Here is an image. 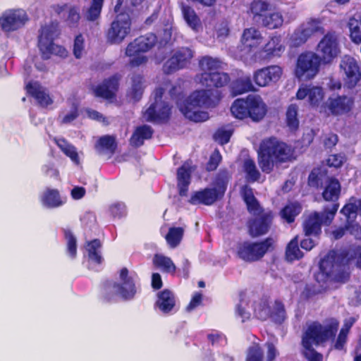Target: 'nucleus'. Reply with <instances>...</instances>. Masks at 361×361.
Here are the masks:
<instances>
[{
    "instance_id": "f704fd0d",
    "label": "nucleus",
    "mask_w": 361,
    "mask_h": 361,
    "mask_svg": "<svg viewBox=\"0 0 361 361\" xmlns=\"http://www.w3.org/2000/svg\"><path fill=\"white\" fill-rule=\"evenodd\" d=\"M262 39L261 32L256 27H251L243 30L241 41L247 47L252 48L257 47Z\"/></svg>"
},
{
    "instance_id": "393cba45",
    "label": "nucleus",
    "mask_w": 361,
    "mask_h": 361,
    "mask_svg": "<svg viewBox=\"0 0 361 361\" xmlns=\"http://www.w3.org/2000/svg\"><path fill=\"white\" fill-rule=\"evenodd\" d=\"M220 199L221 198L216 192L215 189H212V188H206L204 189L194 192L188 202L192 205L203 204L210 206Z\"/></svg>"
},
{
    "instance_id": "680f3d73",
    "label": "nucleus",
    "mask_w": 361,
    "mask_h": 361,
    "mask_svg": "<svg viewBox=\"0 0 361 361\" xmlns=\"http://www.w3.org/2000/svg\"><path fill=\"white\" fill-rule=\"evenodd\" d=\"M232 132L227 130H218L214 135V140L217 141L220 145H223L228 143L230 141Z\"/></svg>"
},
{
    "instance_id": "7ed1b4c3",
    "label": "nucleus",
    "mask_w": 361,
    "mask_h": 361,
    "mask_svg": "<svg viewBox=\"0 0 361 361\" xmlns=\"http://www.w3.org/2000/svg\"><path fill=\"white\" fill-rule=\"evenodd\" d=\"M295 149L275 137L262 140L257 151V163L261 171L271 173L275 166L295 159Z\"/></svg>"
},
{
    "instance_id": "5fc2aeb1",
    "label": "nucleus",
    "mask_w": 361,
    "mask_h": 361,
    "mask_svg": "<svg viewBox=\"0 0 361 361\" xmlns=\"http://www.w3.org/2000/svg\"><path fill=\"white\" fill-rule=\"evenodd\" d=\"M114 281H106L104 283L102 291V300L104 302H111L114 300L117 294L114 286Z\"/></svg>"
},
{
    "instance_id": "69168bd1",
    "label": "nucleus",
    "mask_w": 361,
    "mask_h": 361,
    "mask_svg": "<svg viewBox=\"0 0 361 361\" xmlns=\"http://www.w3.org/2000/svg\"><path fill=\"white\" fill-rule=\"evenodd\" d=\"M109 212L114 217L121 218L125 215V206L119 203H115L110 206Z\"/></svg>"
},
{
    "instance_id": "5701e85b",
    "label": "nucleus",
    "mask_w": 361,
    "mask_h": 361,
    "mask_svg": "<svg viewBox=\"0 0 361 361\" xmlns=\"http://www.w3.org/2000/svg\"><path fill=\"white\" fill-rule=\"evenodd\" d=\"M190 159L186 160L177 170L178 193L181 197L187 196L190 183L191 173L194 171Z\"/></svg>"
},
{
    "instance_id": "3c124183",
    "label": "nucleus",
    "mask_w": 361,
    "mask_h": 361,
    "mask_svg": "<svg viewBox=\"0 0 361 361\" xmlns=\"http://www.w3.org/2000/svg\"><path fill=\"white\" fill-rule=\"evenodd\" d=\"M81 19L80 8L78 6H69L67 16L65 18L66 25L69 28H78Z\"/></svg>"
},
{
    "instance_id": "9d476101",
    "label": "nucleus",
    "mask_w": 361,
    "mask_h": 361,
    "mask_svg": "<svg viewBox=\"0 0 361 361\" xmlns=\"http://www.w3.org/2000/svg\"><path fill=\"white\" fill-rule=\"evenodd\" d=\"M122 3L123 0L117 1L114 7L117 15L106 32V41L111 44L121 43L130 32L133 11L130 8L122 10Z\"/></svg>"
},
{
    "instance_id": "338daca9",
    "label": "nucleus",
    "mask_w": 361,
    "mask_h": 361,
    "mask_svg": "<svg viewBox=\"0 0 361 361\" xmlns=\"http://www.w3.org/2000/svg\"><path fill=\"white\" fill-rule=\"evenodd\" d=\"M202 302V294L200 292H196L192 297L186 309L188 311H192L200 306Z\"/></svg>"
},
{
    "instance_id": "8fccbe9b",
    "label": "nucleus",
    "mask_w": 361,
    "mask_h": 361,
    "mask_svg": "<svg viewBox=\"0 0 361 361\" xmlns=\"http://www.w3.org/2000/svg\"><path fill=\"white\" fill-rule=\"evenodd\" d=\"M298 107L295 104H290L286 113V122L287 126L291 130H296L299 127V120L298 118Z\"/></svg>"
},
{
    "instance_id": "4be33fe9",
    "label": "nucleus",
    "mask_w": 361,
    "mask_h": 361,
    "mask_svg": "<svg viewBox=\"0 0 361 361\" xmlns=\"http://www.w3.org/2000/svg\"><path fill=\"white\" fill-rule=\"evenodd\" d=\"M267 351L266 361H275L279 355L274 344L267 343ZM264 350L257 343H253L247 350L245 361H264Z\"/></svg>"
},
{
    "instance_id": "bf43d9fd",
    "label": "nucleus",
    "mask_w": 361,
    "mask_h": 361,
    "mask_svg": "<svg viewBox=\"0 0 361 361\" xmlns=\"http://www.w3.org/2000/svg\"><path fill=\"white\" fill-rule=\"evenodd\" d=\"M222 157L219 150L216 149L209 157V161L206 164L207 171H215L221 161Z\"/></svg>"
},
{
    "instance_id": "dca6fc26",
    "label": "nucleus",
    "mask_w": 361,
    "mask_h": 361,
    "mask_svg": "<svg viewBox=\"0 0 361 361\" xmlns=\"http://www.w3.org/2000/svg\"><path fill=\"white\" fill-rule=\"evenodd\" d=\"M193 58V51L188 47L178 49L164 63L162 69L165 74H171L188 67Z\"/></svg>"
},
{
    "instance_id": "39448f33",
    "label": "nucleus",
    "mask_w": 361,
    "mask_h": 361,
    "mask_svg": "<svg viewBox=\"0 0 361 361\" xmlns=\"http://www.w3.org/2000/svg\"><path fill=\"white\" fill-rule=\"evenodd\" d=\"M338 329L337 322L323 326L318 322H314L307 326L302 336L301 343L305 351L304 357L308 361H323V355L316 351L313 344L319 345L325 343L330 339H334Z\"/></svg>"
},
{
    "instance_id": "412c9836",
    "label": "nucleus",
    "mask_w": 361,
    "mask_h": 361,
    "mask_svg": "<svg viewBox=\"0 0 361 361\" xmlns=\"http://www.w3.org/2000/svg\"><path fill=\"white\" fill-rule=\"evenodd\" d=\"M120 80L121 75L118 73L104 79L93 89L94 97L106 100L114 99L119 88Z\"/></svg>"
},
{
    "instance_id": "423d86ee",
    "label": "nucleus",
    "mask_w": 361,
    "mask_h": 361,
    "mask_svg": "<svg viewBox=\"0 0 361 361\" xmlns=\"http://www.w3.org/2000/svg\"><path fill=\"white\" fill-rule=\"evenodd\" d=\"M271 6L267 0H252L247 13L259 27L269 30L281 29L284 25V16L281 11L271 9Z\"/></svg>"
},
{
    "instance_id": "37998d69",
    "label": "nucleus",
    "mask_w": 361,
    "mask_h": 361,
    "mask_svg": "<svg viewBox=\"0 0 361 361\" xmlns=\"http://www.w3.org/2000/svg\"><path fill=\"white\" fill-rule=\"evenodd\" d=\"M302 207L298 202H293L286 204L281 211L280 214L283 219L287 223L291 224L295 221L298 215L300 214Z\"/></svg>"
},
{
    "instance_id": "b1692460",
    "label": "nucleus",
    "mask_w": 361,
    "mask_h": 361,
    "mask_svg": "<svg viewBox=\"0 0 361 361\" xmlns=\"http://www.w3.org/2000/svg\"><path fill=\"white\" fill-rule=\"evenodd\" d=\"M324 91L322 87L302 85L296 92V98L302 100L308 97V102L312 107H318L324 99Z\"/></svg>"
},
{
    "instance_id": "1a4fd4ad",
    "label": "nucleus",
    "mask_w": 361,
    "mask_h": 361,
    "mask_svg": "<svg viewBox=\"0 0 361 361\" xmlns=\"http://www.w3.org/2000/svg\"><path fill=\"white\" fill-rule=\"evenodd\" d=\"M338 205L324 206L321 212H312L302 223V233L305 237L319 239L322 233V226H330L338 212Z\"/></svg>"
},
{
    "instance_id": "ea45409f",
    "label": "nucleus",
    "mask_w": 361,
    "mask_h": 361,
    "mask_svg": "<svg viewBox=\"0 0 361 361\" xmlns=\"http://www.w3.org/2000/svg\"><path fill=\"white\" fill-rule=\"evenodd\" d=\"M285 256L286 259L290 262L299 260L303 257L304 254L299 248L298 235L295 236L288 243L286 247Z\"/></svg>"
},
{
    "instance_id": "79ce46f5",
    "label": "nucleus",
    "mask_w": 361,
    "mask_h": 361,
    "mask_svg": "<svg viewBox=\"0 0 361 361\" xmlns=\"http://www.w3.org/2000/svg\"><path fill=\"white\" fill-rule=\"evenodd\" d=\"M131 97L135 101H139L143 94L145 89V78L139 73H134L131 78Z\"/></svg>"
},
{
    "instance_id": "4468645a",
    "label": "nucleus",
    "mask_w": 361,
    "mask_h": 361,
    "mask_svg": "<svg viewBox=\"0 0 361 361\" xmlns=\"http://www.w3.org/2000/svg\"><path fill=\"white\" fill-rule=\"evenodd\" d=\"M157 42V37L154 34L141 35L128 44L126 49V54L128 56H133L130 61L132 67L138 66L147 62L146 56H140L152 49Z\"/></svg>"
},
{
    "instance_id": "f257e3e1",
    "label": "nucleus",
    "mask_w": 361,
    "mask_h": 361,
    "mask_svg": "<svg viewBox=\"0 0 361 361\" xmlns=\"http://www.w3.org/2000/svg\"><path fill=\"white\" fill-rule=\"evenodd\" d=\"M222 65L221 59L210 56H204L199 59L202 73L197 75V78L202 86L208 89L195 90L178 103L179 109L185 118L194 122H203L209 118L208 113L200 109L216 106L222 95L221 92H214L212 89L224 87L231 81L229 74L221 71Z\"/></svg>"
},
{
    "instance_id": "f8f14e48",
    "label": "nucleus",
    "mask_w": 361,
    "mask_h": 361,
    "mask_svg": "<svg viewBox=\"0 0 361 361\" xmlns=\"http://www.w3.org/2000/svg\"><path fill=\"white\" fill-rule=\"evenodd\" d=\"M321 66L323 63L317 54L312 51H303L296 60L294 75L300 80H311L319 73Z\"/></svg>"
},
{
    "instance_id": "864d4df0",
    "label": "nucleus",
    "mask_w": 361,
    "mask_h": 361,
    "mask_svg": "<svg viewBox=\"0 0 361 361\" xmlns=\"http://www.w3.org/2000/svg\"><path fill=\"white\" fill-rule=\"evenodd\" d=\"M184 230L181 227H171L169 228L165 238L169 245L174 248L177 247L183 236Z\"/></svg>"
},
{
    "instance_id": "f03ea898",
    "label": "nucleus",
    "mask_w": 361,
    "mask_h": 361,
    "mask_svg": "<svg viewBox=\"0 0 361 361\" xmlns=\"http://www.w3.org/2000/svg\"><path fill=\"white\" fill-rule=\"evenodd\" d=\"M355 262L361 269V246L349 245L339 250H330L319 262L317 280L344 283L349 280L350 267Z\"/></svg>"
},
{
    "instance_id": "13d9d810",
    "label": "nucleus",
    "mask_w": 361,
    "mask_h": 361,
    "mask_svg": "<svg viewBox=\"0 0 361 361\" xmlns=\"http://www.w3.org/2000/svg\"><path fill=\"white\" fill-rule=\"evenodd\" d=\"M64 235L67 240V251L71 257H75L77 254L76 238L69 229L64 230Z\"/></svg>"
},
{
    "instance_id": "603ef678",
    "label": "nucleus",
    "mask_w": 361,
    "mask_h": 361,
    "mask_svg": "<svg viewBox=\"0 0 361 361\" xmlns=\"http://www.w3.org/2000/svg\"><path fill=\"white\" fill-rule=\"evenodd\" d=\"M271 320L277 324H281L286 319V312L283 302L280 300L274 301V309L271 310Z\"/></svg>"
},
{
    "instance_id": "6e6552de",
    "label": "nucleus",
    "mask_w": 361,
    "mask_h": 361,
    "mask_svg": "<svg viewBox=\"0 0 361 361\" xmlns=\"http://www.w3.org/2000/svg\"><path fill=\"white\" fill-rule=\"evenodd\" d=\"M60 35L59 22L56 20L41 26L39 30L37 47L44 59H50L51 55L61 58H66L68 56V51L64 47L54 42Z\"/></svg>"
},
{
    "instance_id": "4d7b16f0",
    "label": "nucleus",
    "mask_w": 361,
    "mask_h": 361,
    "mask_svg": "<svg viewBox=\"0 0 361 361\" xmlns=\"http://www.w3.org/2000/svg\"><path fill=\"white\" fill-rule=\"evenodd\" d=\"M308 185L315 189L322 187V175L319 168H314L309 174L307 180Z\"/></svg>"
},
{
    "instance_id": "aec40b11",
    "label": "nucleus",
    "mask_w": 361,
    "mask_h": 361,
    "mask_svg": "<svg viewBox=\"0 0 361 361\" xmlns=\"http://www.w3.org/2000/svg\"><path fill=\"white\" fill-rule=\"evenodd\" d=\"M282 74L281 66L271 65L257 70L253 74V80L257 85L266 87L279 81Z\"/></svg>"
},
{
    "instance_id": "2eb2a0df",
    "label": "nucleus",
    "mask_w": 361,
    "mask_h": 361,
    "mask_svg": "<svg viewBox=\"0 0 361 361\" xmlns=\"http://www.w3.org/2000/svg\"><path fill=\"white\" fill-rule=\"evenodd\" d=\"M355 106V99L347 95L329 97L321 106L320 112H325L334 116H339L350 114Z\"/></svg>"
},
{
    "instance_id": "473e14b6",
    "label": "nucleus",
    "mask_w": 361,
    "mask_h": 361,
    "mask_svg": "<svg viewBox=\"0 0 361 361\" xmlns=\"http://www.w3.org/2000/svg\"><path fill=\"white\" fill-rule=\"evenodd\" d=\"M154 130L147 125L137 126L133 133L130 138L131 146L138 148L144 145L145 140H149L152 137Z\"/></svg>"
},
{
    "instance_id": "20e7f679",
    "label": "nucleus",
    "mask_w": 361,
    "mask_h": 361,
    "mask_svg": "<svg viewBox=\"0 0 361 361\" xmlns=\"http://www.w3.org/2000/svg\"><path fill=\"white\" fill-rule=\"evenodd\" d=\"M240 195L247 212L252 215L247 222L249 235L252 238H258L268 233L274 219L273 212L264 210L249 185H244L241 187Z\"/></svg>"
},
{
    "instance_id": "c756f323",
    "label": "nucleus",
    "mask_w": 361,
    "mask_h": 361,
    "mask_svg": "<svg viewBox=\"0 0 361 361\" xmlns=\"http://www.w3.org/2000/svg\"><path fill=\"white\" fill-rule=\"evenodd\" d=\"M118 147L116 137L106 135L100 137L95 143V149L99 154H106L110 158L116 152Z\"/></svg>"
},
{
    "instance_id": "6e6d98bb",
    "label": "nucleus",
    "mask_w": 361,
    "mask_h": 361,
    "mask_svg": "<svg viewBox=\"0 0 361 361\" xmlns=\"http://www.w3.org/2000/svg\"><path fill=\"white\" fill-rule=\"evenodd\" d=\"M340 212L346 217V223L354 221L357 215V205L355 202L347 203Z\"/></svg>"
},
{
    "instance_id": "bb28decb",
    "label": "nucleus",
    "mask_w": 361,
    "mask_h": 361,
    "mask_svg": "<svg viewBox=\"0 0 361 361\" xmlns=\"http://www.w3.org/2000/svg\"><path fill=\"white\" fill-rule=\"evenodd\" d=\"M285 50V47L281 44V35H271L268 42L262 48V53L267 59L279 57Z\"/></svg>"
},
{
    "instance_id": "cd10ccee",
    "label": "nucleus",
    "mask_w": 361,
    "mask_h": 361,
    "mask_svg": "<svg viewBox=\"0 0 361 361\" xmlns=\"http://www.w3.org/2000/svg\"><path fill=\"white\" fill-rule=\"evenodd\" d=\"M182 16L188 25L193 31L198 32L202 28V22L195 11L189 5L181 1L178 4Z\"/></svg>"
},
{
    "instance_id": "a211bd4d",
    "label": "nucleus",
    "mask_w": 361,
    "mask_h": 361,
    "mask_svg": "<svg viewBox=\"0 0 361 361\" xmlns=\"http://www.w3.org/2000/svg\"><path fill=\"white\" fill-rule=\"evenodd\" d=\"M340 68L345 73V85L349 89L355 87L361 80L360 67L357 60L351 56L345 55L341 59Z\"/></svg>"
},
{
    "instance_id": "a19ab883",
    "label": "nucleus",
    "mask_w": 361,
    "mask_h": 361,
    "mask_svg": "<svg viewBox=\"0 0 361 361\" xmlns=\"http://www.w3.org/2000/svg\"><path fill=\"white\" fill-rule=\"evenodd\" d=\"M243 168L246 174V179L248 182L255 183L259 181L261 177V173L257 169L256 164L252 159H245L243 161Z\"/></svg>"
},
{
    "instance_id": "a878e982",
    "label": "nucleus",
    "mask_w": 361,
    "mask_h": 361,
    "mask_svg": "<svg viewBox=\"0 0 361 361\" xmlns=\"http://www.w3.org/2000/svg\"><path fill=\"white\" fill-rule=\"evenodd\" d=\"M25 90L27 93L34 97L39 105L42 107H47L53 103V100L49 94L45 92L37 82H29L25 86Z\"/></svg>"
},
{
    "instance_id": "e433bc0d",
    "label": "nucleus",
    "mask_w": 361,
    "mask_h": 361,
    "mask_svg": "<svg viewBox=\"0 0 361 361\" xmlns=\"http://www.w3.org/2000/svg\"><path fill=\"white\" fill-rule=\"evenodd\" d=\"M300 25L311 37L315 34L325 35V28L324 27L323 20L319 18H310L305 22L302 23Z\"/></svg>"
},
{
    "instance_id": "de8ad7c7",
    "label": "nucleus",
    "mask_w": 361,
    "mask_h": 361,
    "mask_svg": "<svg viewBox=\"0 0 361 361\" xmlns=\"http://www.w3.org/2000/svg\"><path fill=\"white\" fill-rule=\"evenodd\" d=\"M58 147L73 161L78 163L79 157L75 147L71 145L65 138L55 139Z\"/></svg>"
},
{
    "instance_id": "052dcab7",
    "label": "nucleus",
    "mask_w": 361,
    "mask_h": 361,
    "mask_svg": "<svg viewBox=\"0 0 361 361\" xmlns=\"http://www.w3.org/2000/svg\"><path fill=\"white\" fill-rule=\"evenodd\" d=\"M85 48V39L81 33L77 35L74 39L73 52L76 59L81 58Z\"/></svg>"
},
{
    "instance_id": "a18cd8bd",
    "label": "nucleus",
    "mask_w": 361,
    "mask_h": 361,
    "mask_svg": "<svg viewBox=\"0 0 361 361\" xmlns=\"http://www.w3.org/2000/svg\"><path fill=\"white\" fill-rule=\"evenodd\" d=\"M310 37L305 31L302 27L298 25L293 32L289 38L290 45L292 47L298 48L305 44Z\"/></svg>"
},
{
    "instance_id": "2f4dec72",
    "label": "nucleus",
    "mask_w": 361,
    "mask_h": 361,
    "mask_svg": "<svg viewBox=\"0 0 361 361\" xmlns=\"http://www.w3.org/2000/svg\"><path fill=\"white\" fill-rule=\"evenodd\" d=\"M229 89L233 97L255 90L251 78L248 75L233 80L229 86Z\"/></svg>"
},
{
    "instance_id": "9b49d317",
    "label": "nucleus",
    "mask_w": 361,
    "mask_h": 361,
    "mask_svg": "<svg viewBox=\"0 0 361 361\" xmlns=\"http://www.w3.org/2000/svg\"><path fill=\"white\" fill-rule=\"evenodd\" d=\"M275 249V240L271 237L259 241H244L236 249L237 257L247 263L261 260L264 255Z\"/></svg>"
},
{
    "instance_id": "c03bdc74",
    "label": "nucleus",
    "mask_w": 361,
    "mask_h": 361,
    "mask_svg": "<svg viewBox=\"0 0 361 361\" xmlns=\"http://www.w3.org/2000/svg\"><path fill=\"white\" fill-rule=\"evenodd\" d=\"M255 317L262 320L266 321L271 315V307L270 302L267 297L262 298L255 307Z\"/></svg>"
},
{
    "instance_id": "72a5a7b5",
    "label": "nucleus",
    "mask_w": 361,
    "mask_h": 361,
    "mask_svg": "<svg viewBox=\"0 0 361 361\" xmlns=\"http://www.w3.org/2000/svg\"><path fill=\"white\" fill-rule=\"evenodd\" d=\"M42 204L47 208H56L66 202V198L61 196L59 190L47 188L40 198Z\"/></svg>"
},
{
    "instance_id": "c85d7f7f",
    "label": "nucleus",
    "mask_w": 361,
    "mask_h": 361,
    "mask_svg": "<svg viewBox=\"0 0 361 361\" xmlns=\"http://www.w3.org/2000/svg\"><path fill=\"white\" fill-rule=\"evenodd\" d=\"M341 195V184L336 178H329L326 183L325 187L322 192V197L326 202H332L330 206L337 204Z\"/></svg>"
},
{
    "instance_id": "6ab92c4d",
    "label": "nucleus",
    "mask_w": 361,
    "mask_h": 361,
    "mask_svg": "<svg viewBox=\"0 0 361 361\" xmlns=\"http://www.w3.org/2000/svg\"><path fill=\"white\" fill-rule=\"evenodd\" d=\"M121 282H114L116 293L124 300H133L137 293V287L134 278L129 274V270L123 267L119 272Z\"/></svg>"
},
{
    "instance_id": "ddd939ff",
    "label": "nucleus",
    "mask_w": 361,
    "mask_h": 361,
    "mask_svg": "<svg viewBox=\"0 0 361 361\" xmlns=\"http://www.w3.org/2000/svg\"><path fill=\"white\" fill-rule=\"evenodd\" d=\"M315 50L323 66L331 64L341 54L339 37L336 32L331 30L324 35Z\"/></svg>"
},
{
    "instance_id": "0e129e2a",
    "label": "nucleus",
    "mask_w": 361,
    "mask_h": 361,
    "mask_svg": "<svg viewBox=\"0 0 361 361\" xmlns=\"http://www.w3.org/2000/svg\"><path fill=\"white\" fill-rule=\"evenodd\" d=\"M158 112L159 113L161 121H167L171 115V107L167 102H160L157 106Z\"/></svg>"
},
{
    "instance_id": "c9c22d12",
    "label": "nucleus",
    "mask_w": 361,
    "mask_h": 361,
    "mask_svg": "<svg viewBox=\"0 0 361 361\" xmlns=\"http://www.w3.org/2000/svg\"><path fill=\"white\" fill-rule=\"evenodd\" d=\"M230 178L229 172L226 169L219 170L214 177L213 181L214 187L212 188L215 189L216 192L221 198L224 196Z\"/></svg>"
},
{
    "instance_id": "e2e57ef3",
    "label": "nucleus",
    "mask_w": 361,
    "mask_h": 361,
    "mask_svg": "<svg viewBox=\"0 0 361 361\" xmlns=\"http://www.w3.org/2000/svg\"><path fill=\"white\" fill-rule=\"evenodd\" d=\"M157 102H153L146 110L147 120L149 121H161L158 112Z\"/></svg>"
},
{
    "instance_id": "58836bf2",
    "label": "nucleus",
    "mask_w": 361,
    "mask_h": 361,
    "mask_svg": "<svg viewBox=\"0 0 361 361\" xmlns=\"http://www.w3.org/2000/svg\"><path fill=\"white\" fill-rule=\"evenodd\" d=\"M349 29V37L351 41L355 44L361 43V16L360 15L353 16L349 18L348 22Z\"/></svg>"
},
{
    "instance_id": "7c9ffc66",
    "label": "nucleus",
    "mask_w": 361,
    "mask_h": 361,
    "mask_svg": "<svg viewBox=\"0 0 361 361\" xmlns=\"http://www.w3.org/2000/svg\"><path fill=\"white\" fill-rule=\"evenodd\" d=\"M155 305L164 314L171 312L176 305L173 293L167 288L159 291L157 293Z\"/></svg>"
},
{
    "instance_id": "09e8293b",
    "label": "nucleus",
    "mask_w": 361,
    "mask_h": 361,
    "mask_svg": "<svg viewBox=\"0 0 361 361\" xmlns=\"http://www.w3.org/2000/svg\"><path fill=\"white\" fill-rule=\"evenodd\" d=\"M104 0H92L85 17L87 20L93 22L97 20L101 15Z\"/></svg>"
},
{
    "instance_id": "49530a36",
    "label": "nucleus",
    "mask_w": 361,
    "mask_h": 361,
    "mask_svg": "<svg viewBox=\"0 0 361 361\" xmlns=\"http://www.w3.org/2000/svg\"><path fill=\"white\" fill-rule=\"evenodd\" d=\"M153 263L164 272L169 274H174L176 272V265L169 257L161 255H155Z\"/></svg>"
},
{
    "instance_id": "4c0bfd02",
    "label": "nucleus",
    "mask_w": 361,
    "mask_h": 361,
    "mask_svg": "<svg viewBox=\"0 0 361 361\" xmlns=\"http://www.w3.org/2000/svg\"><path fill=\"white\" fill-rule=\"evenodd\" d=\"M102 246V243L98 238L88 241L86 244V250L89 259L97 264H101L103 261L100 251Z\"/></svg>"
},
{
    "instance_id": "774afa93",
    "label": "nucleus",
    "mask_w": 361,
    "mask_h": 361,
    "mask_svg": "<svg viewBox=\"0 0 361 361\" xmlns=\"http://www.w3.org/2000/svg\"><path fill=\"white\" fill-rule=\"evenodd\" d=\"M347 224V229L349 233L355 237V238L361 239V226L354 221H350Z\"/></svg>"
},
{
    "instance_id": "0eeeda50",
    "label": "nucleus",
    "mask_w": 361,
    "mask_h": 361,
    "mask_svg": "<svg viewBox=\"0 0 361 361\" xmlns=\"http://www.w3.org/2000/svg\"><path fill=\"white\" fill-rule=\"evenodd\" d=\"M232 116L239 120L250 118L252 122L261 121L267 113V106L259 96L248 95L233 101L231 108Z\"/></svg>"
},
{
    "instance_id": "f3484780",
    "label": "nucleus",
    "mask_w": 361,
    "mask_h": 361,
    "mask_svg": "<svg viewBox=\"0 0 361 361\" xmlns=\"http://www.w3.org/2000/svg\"><path fill=\"white\" fill-rule=\"evenodd\" d=\"M27 20V15L23 9H10L5 11L0 17V27L4 32H11L23 27Z\"/></svg>"
}]
</instances>
